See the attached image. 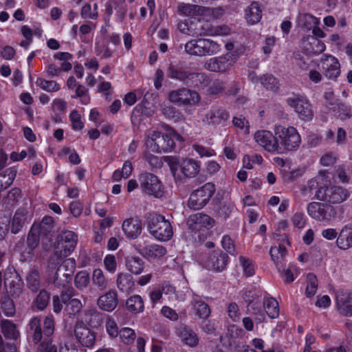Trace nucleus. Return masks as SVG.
<instances>
[{
  "mask_svg": "<svg viewBox=\"0 0 352 352\" xmlns=\"http://www.w3.org/2000/svg\"><path fill=\"white\" fill-rule=\"evenodd\" d=\"M166 76L186 86L172 90L168 94L169 101L178 106L192 107L197 104L200 100V96L197 91L189 87L204 89L211 82L206 74L194 72L192 68L182 63H170L166 69Z\"/></svg>",
  "mask_w": 352,
  "mask_h": 352,
  "instance_id": "obj_1",
  "label": "nucleus"
},
{
  "mask_svg": "<svg viewBox=\"0 0 352 352\" xmlns=\"http://www.w3.org/2000/svg\"><path fill=\"white\" fill-rule=\"evenodd\" d=\"M175 140L183 142L184 138L174 129H170L166 134L153 131L146 138V146L148 149L157 153H168L174 151Z\"/></svg>",
  "mask_w": 352,
  "mask_h": 352,
  "instance_id": "obj_2",
  "label": "nucleus"
},
{
  "mask_svg": "<svg viewBox=\"0 0 352 352\" xmlns=\"http://www.w3.org/2000/svg\"><path fill=\"white\" fill-rule=\"evenodd\" d=\"M29 333L32 341L37 344L36 352H61L62 344L53 339L52 337L43 336L41 319L32 318L28 324Z\"/></svg>",
  "mask_w": 352,
  "mask_h": 352,
  "instance_id": "obj_3",
  "label": "nucleus"
},
{
  "mask_svg": "<svg viewBox=\"0 0 352 352\" xmlns=\"http://www.w3.org/2000/svg\"><path fill=\"white\" fill-rule=\"evenodd\" d=\"M276 138V151L278 153L296 151L301 143V138L294 126H276L274 128Z\"/></svg>",
  "mask_w": 352,
  "mask_h": 352,
  "instance_id": "obj_4",
  "label": "nucleus"
},
{
  "mask_svg": "<svg viewBox=\"0 0 352 352\" xmlns=\"http://www.w3.org/2000/svg\"><path fill=\"white\" fill-rule=\"evenodd\" d=\"M148 229L157 240L167 241L173 236V228L169 221L156 213H150L147 217Z\"/></svg>",
  "mask_w": 352,
  "mask_h": 352,
  "instance_id": "obj_5",
  "label": "nucleus"
},
{
  "mask_svg": "<svg viewBox=\"0 0 352 352\" xmlns=\"http://www.w3.org/2000/svg\"><path fill=\"white\" fill-rule=\"evenodd\" d=\"M349 190L342 186H329L320 187L315 194L316 199L329 204H339L346 201L349 197Z\"/></svg>",
  "mask_w": 352,
  "mask_h": 352,
  "instance_id": "obj_6",
  "label": "nucleus"
},
{
  "mask_svg": "<svg viewBox=\"0 0 352 352\" xmlns=\"http://www.w3.org/2000/svg\"><path fill=\"white\" fill-rule=\"evenodd\" d=\"M185 52L192 56H211L217 54L220 47L216 42L206 38L192 39L185 44Z\"/></svg>",
  "mask_w": 352,
  "mask_h": 352,
  "instance_id": "obj_7",
  "label": "nucleus"
},
{
  "mask_svg": "<svg viewBox=\"0 0 352 352\" xmlns=\"http://www.w3.org/2000/svg\"><path fill=\"white\" fill-rule=\"evenodd\" d=\"M214 192L215 186L212 183L205 184L192 192L188 201V207L194 210L202 208L208 203Z\"/></svg>",
  "mask_w": 352,
  "mask_h": 352,
  "instance_id": "obj_8",
  "label": "nucleus"
},
{
  "mask_svg": "<svg viewBox=\"0 0 352 352\" xmlns=\"http://www.w3.org/2000/svg\"><path fill=\"white\" fill-rule=\"evenodd\" d=\"M140 188L148 195L160 198L164 194V187L159 178L153 173H143L138 177Z\"/></svg>",
  "mask_w": 352,
  "mask_h": 352,
  "instance_id": "obj_9",
  "label": "nucleus"
},
{
  "mask_svg": "<svg viewBox=\"0 0 352 352\" xmlns=\"http://www.w3.org/2000/svg\"><path fill=\"white\" fill-rule=\"evenodd\" d=\"M204 267L214 272L224 271L229 262L228 255L221 250L209 252L201 259Z\"/></svg>",
  "mask_w": 352,
  "mask_h": 352,
  "instance_id": "obj_10",
  "label": "nucleus"
},
{
  "mask_svg": "<svg viewBox=\"0 0 352 352\" xmlns=\"http://www.w3.org/2000/svg\"><path fill=\"white\" fill-rule=\"evenodd\" d=\"M308 214L318 221H327L336 218L337 211L328 203L311 202L307 208Z\"/></svg>",
  "mask_w": 352,
  "mask_h": 352,
  "instance_id": "obj_11",
  "label": "nucleus"
},
{
  "mask_svg": "<svg viewBox=\"0 0 352 352\" xmlns=\"http://www.w3.org/2000/svg\"><path fill=\"white\" fill-rule=\"evenodd\" d=\"M78 242L77 234L70 230L63 231L55 250V256L63 259L68 256L76 248Z\"/></svg>",
  "mask_w": 352,
  "mask_h": 352,
  "instance_id": "obj_12",
  "label": "nucleus"
},
{
  "mask_svg": "<svg viewBox=\"0 0 352 352\" xmlns=\"http://www.w3.org/2000/svg\"><path fill=\"white\" fill-rule=\"evenodd\" d=\"M23 281L14 268H8L4 274V286L8 295L19 298L23 292Z\"/></svg>",
  "mask_w": 352,
  "mask_h": 352,
  "instance_id": "obj_13",
  "label": "nucleus"
},
{
  "mask_svg": "<svg viewBox=\"0 0 352 352\" xmlns=\"http://www.w3.org/2000/svg\"><path fill=\"white\" fill-rule=\"evenodd\" d=\"M286 103L305 121L311 120L314 113L308 100L300 95H293L286 99Z\"/></svg>",
  "mask_w": 352,
  "mask_h": 352,
  "instance_id": "obj_14",
  "label": "nucleus"
},
{
  "mask_svg": "<svg viewBox=\"0 0 352 352\" xmlns=\"http://www.w3.org/2000/svg\"><path fill=\"white\" fill-rule=\"evenodd\" d=\"M74 336L77 342L84 347L91 348L96 342V333L83 322L78 321L74 327Z\"/></svg>",
  "mask_w": 352,
  "mask_h": 352,
  "instance_id": "obj_15",
  "label": "nucleus"
},
{
  "mask_svg": "<svg viewBox=\"0 0 352 352\" xmlns=\"http://www.w3.org/2000/svg\"><path fill=\"white\" fill-rule=\"evenodd\" d=\"M320 63L324 76L328 79L336 80L340 74V65L338 60L331 55L324 54L322 56Z\"/></svg>",
  "mask_w": 352,
  "mask_h": 352,
  "instance_id": "obj_16",
  "label": "nucleus"
},
{
  "mask_svg": "<svg viewBox=\"0 0 352 352\" xmlns=\"http://www.w3.org/2000/svg\"><path fill=\"white\" fill-rule=\"evenodd\" d=\"M31 216L25 208H19L15 212L11 223L10 231L12 234H18L21 232L24 226L30 223Z\"/></svg>",
  "mask_w": 352,
  "mask_h": 352,
  "instance_id": "obj_17",
  "label": "nucleus"
},
{
  "mask_svg": "<svg viewBox=\"0 0 352 352\" xmlns=\"http://www.w3.org/2000/svg\"><path fill=\"white\" fill-rule=\"evenodd\" d=\"M336 308L344 316H352V293L338 291L336 296Z\"/></svg>",
  "mask_w": 352,
  "mask_h": 352,
  "instance_id": "obj_18",
  "label": "nucleus"
},
{
  "mask_svg": "<svg viewBox=\"0 0 352 352\" xmlns=\"http://www.w3.org/2000/svg\"><path fill=\"white\" fill-rule=\"evenodd\" d=\"M229 113L223 107L214 106L207 112L205 120L208 124H224L229 119Z\"/></svg>",
  "mask_w": 352,
  "mask_h": 352,
  "instance_id": "obj_19",
  "label": "nucleus"
},
{
  "mask_svg": "<svg viewBox=\"0 0 352 352\" xmlns=\"http://www.w3.org/2000/svg\"><path fill=\"white\" fill-rule=\"evenodd\" d=\"M255 141L269 152L276 151V138L269 131H258L254 134Z\"/></svg>",
  "mask_w": 352,
  "mask_h": 352,
  "instance_id": "obj_20",
  "label": "nucleus"
},
{
  "mask_svg": "<svg viewBox=\"0 0 352 352\" xmlns=\"http://www.w3.org/2000/svg\"><path fill=\"white\" fill-rule=\"evenodd\" d=\"M118 294L114 290H110L100 296L97 300L98 307L107 312L113 311L118 306Z\"/></svg>",
  "mask_w": 352,
  "mask_h": 352,
  "instance_id": "obj_21",
  "label": "nucleus"
},
{
  "mask_svg": "<svg viewBox=\"0 0 352 352\" xmlns=\"http://www.w3.org/2000/svg\"><path fill=\"white\" fill-rule=\"evenodd\" d=\"M176 333L185 344L190 347H195L199 343L197 333L186 324L179 325L176 329Z\"/></svg>",
  "mask_w": 352,
  "mask_h": 352,
  "instance_id": "obj_22",
  "label": "nucleus"
},
{
  "mask_svg": "<svg viewBox=\"0 0 352 352\" xmlns=\"http://www.w3.org/2000/svg\"><path fill=\"white\" fill-rule=\"evenodd\" d=\"M122 227L126 237L130 239H136L142 232V221L138 218L126 219Z\"/></svg>",
  "mask_w": 352,
  "mask_h": 352,
  "instance_id": "obj_23",
  "label": "nucleus"
},
{
  "mask_svg": "<svg viewBox=\"0 0 352 352\" xmlns=\"http://www.w3.org/2000/svg\"><path fill=\"white\" fill-rule=\"evenodd\" d=\"M251 300L247 305L248 313L254 316V320L256 324L264 322L266 317L261 297L257 299H252Z\"/></svg>",
  "mask_w": 352,
  "mask_h": 352,
  "instance_id": "obj_24",
  "label": "nucleus"
},
{
  "mask_svg": "<svg viewBox=\"0 0 352 352\" xmlns=\"http://www.w3.org/2000/svg\"><path fill=\"white\" fill-rule=\"evenodd\" d=\"M336 246L342 250H347L352 248V227L344 226L340 231L337 237Z\"/></svg>",
  "mask_w": 352,
  "mask_h": 352,
  "instance_id": "obj_25",
  "label": "nucleus"
},
{
  "mask_svg": "<svg viewBox=\"0 0 352 352\" xmlns=\"http://www.w3.org/2000/svg\"><path fill=\"white\" fill-rule=\"evenodd\" d=\"M188 30H191L193 35H213V28L210 23L204 19H197L192 21Z\"/></svg>",
  "mask_w": 352,
  "mask_h": 352,
  "instance_id": "obj_26",
  "label": "nucleus"
},
{
  "mask_svg": "<svg viewBox=\"0 0 352 352\" xmlns=\"http://www.w3.org/2000/svg\"><path fill=\"white\" fill-rule=\"evenodd\" d=\"M287 251L286 248L280 244L278 247L272 246L270 250V254L278 272H280L283 265H286L285 255Z\"/></svg>",
  "mask_w": 352,
  "mask_h": 352,
  "instance_id": "obj_27",
  "label": "nucleus"
},
{
  "mask_svg": "<svg viewBox=\"0 0 352 352\" xmlns=\"http://www.w3.org/2000/svg\"><path fill=\"white\" fill-rule=\"evenodd\" d=\"M74 289L70 287L62 291L60 296H54L52 297L53 311L59 314L63 309V305L66 306L67 300H69L74 295Z\"/></svg>",
  "mask_w": 352,
  "mask_h": 352,
  "instance_id": "obj_28",
  "label": "nucleus"
},
{
  "mask_svg": "<svg viewBox=\"0 0 352 352\" xmlns=\"http://www.w3.org/2000/svg\"><path fill=\"white\" fill-rule=\"evenodd\" d=\"M118 288L122 292L129 294L134 289L135 283L133 277L128 273H120L117 277Z\"/></svg>",
  "mask_w": 352,
  "mask_h": 352,
  "instance_id": "obj_29",
  "label": "nucleus"
},
{
  "mask_svg": "<svg viewBox=\"0 0 352 352\" xmlns=\"http://www.w3.org/2000/svg\"><path fill=\"white\" fill-rule=\"evenodd\" d=\"M140 253L143 256L151 258H159L166 254V249L160 245L151 244L142 247Z\"/></svg>",
  "mask_w": 352,
  "mask_h": 352,
  "instance_id": "obj_30",
  "label": "nucleus"
},
{
  "mask_svg": "<svg viewBox=\"0 0 352 352\" xmlns=\"http://www.w3.org/2000/svg\"><path fill=\"white\" fill-rule=\"evenodd\" d=\"M180 168L184 175L189 178L195 177L199 172V165L192 159L184 160L180 164Z\"/></svg>",
  "mask_w": 352,
  "mask_h": 352,
  "instance_id": "obj_31",
  "label": "nucleus"
},
{
  "mask_svg": "<svg viewBox=\"0 0 352 352\" xmlns=\"http://www.w3.org/2000/svg\"><path fill=\"white\" fill-rule=\"evenodd\" d=\"M1 332L7 339L16 340L19 337V331L16 324L9 320H2L1 322Z\"/></svg>",
  "mask_w": 352,
  "mask_h": 352,
  "instance_id": "obj_32",
  "label": "nucleus"
},
{
  "mask_svg": "<svg viewBox=\"0 0 352 352\" xmlns=\"http://www.w3.org/2000/svg\"><path fill=\"white\" fill-rule=\"evenodd\" d=\"M126 307L132 314L141 313L144 309L143 298L140 295H133L126 300Z\"/></svg>",
  "mask_w": 352,
  "mask_h": 352,
  "instance_id": "obj_33",
  "label": "nucleus"
},
{
  "mask_svg": "<svg viewBox=\"0 0 352 352\" xmlns=\"http://www.w3.org/2000/svg\"><path fill=\"white\" fill-rule=\"evenodd\" d=\"M126 266L129 272L138 275L144 270V262L139 256H128L126 258Z\"/></svg>",
  "mask_w": 352,
  "mask_h": 352,
  "instance_id": "obj_34",
  "label": "nucleus"
},
{
  "mask_svg": "<svg viewBox=\"0 0 352 352\" xmlns=\"http://www.w3.org/2000/svg\"><path fill=\"white\" fill-rule=\"evenodd\" d=\"M54 227V219L50 216H45L43 218L38 228H34L35 231L42 236H47L52 231Z\"/></svg>",
  "mask_w": 352,
  "mask_h": 352,
  "instance_id": "obj_35",
  "label": "nucleus"
},
{
  "mask_svg": "<svg viewBox=\"0 0 352 352\" xmlns=\"http://www.w3.org/2000/svg\"><path fill=\"white\" fill-rule=\"evenodd\" d=\"M263 304L265 316L267 315L271 318H276L279 316L278 303L275 298H267Z\"/></svg>",
  "mask_w": 352,
  "mask_h": 352,
  "instance_id": "obj_36",
  "label": "nucleus"
},
{
  "mask_svg": "<svg viewBox=\"0 0 352 352\" xmlns=\"http://www.w3.org/2000/svg\"><path fill=\"white\" fill-rule=\"evenodd\" d=\"M178 10L185 16H195L198 14H203L206 8L198 5L181 3L178 6Z\"/></svg>",
  "mask_w": 352,
  "mask_h": 352,
  "instance_id": "obj_37",
  "label": "nucleus"
},
{
  "mask_svg": "<svg viewBox=\"0 0 352 352\" xmlns=\"http://www.w3.org/2000/svg\"><path fill=\"white\" fill-rule=\"evenodd\" d=\"M72 278L65 274L63 272V268H60L58 267L54 278H53V283L54 285L58 288H67V287L71 283Z\"/></svg>",
  "mask_w": 352,
  "mask_h": 352,
  "instance_id": "obj_38",
  "label": "nucleus"
},
{
  "mask_svg": "<svg viewBox=\"0 0 352 352\" xmlns=\"http://www.w3.org/2000/svg\"><path fill=\"white\" fill-rule=\"evenodd\" d=\"M262 17V10L258 2L251 3L246 12V19L252 24L258 23Z\"/></svg>",
  "mask_w": 352,
  "mask_h": 352,
  "instance_id": "obj_39",
  "label": "nucleus"
},
{
  "mask_svg": "<svg viewBox=\"0 0 352 352\" xmlns=\"http://www.w3.org/2000/svg\"><path fill=\"white\" fill-rule=\"evenodd\" d=\"M331 108L342 120H346L352 116L351 107L339 100H336L335 104Z\"/></svg>",
  "mask_w": 352,
  "mask_h": 352,
  "instance_id": "obj_40",
  "label": "nucleus"
},
{
  "mask_svg": "<svg viewBox=\"0 0 352 352\" xmlns=\"http://www.w3.org/2000/svg\"><path fill=\"white\" fill-rule=\"evenodd\" d=\"M335 177L338 179L339 182L348 184L352 176V171L349 166L345 165H340L336 167Z\"/></svg>",
  "mask_w": 352,
  "mask_h": 352,
  "instance_id": "obj_41",
  "label": "nucleus"
},
{
  "mask_svg": "<svg viewBox=\"0 0 352 352\" xmlns=\"http://www.w3.org/2000/svg\"><path fill=\"white\" fill-rule=\"evenodd\" d=\"M39 235L34 230L33 226L30 230L27 236V248L25 252L27 254H30L38 247L39 244Z\"/></svg>",
  "mask_w": 352,
  "mask_h": 352,
  "instance_id": "obj_42",
  "label": "nucleus"
},
{
  "mask_svg": "<svg viewBox=\"0 0 352 352\" xmlns=\"http://www.w3.org/2000/svg\"><path fill=\"white\" fill-rule=\"evenodd\" d=\"M85 320L91 327H97L102 323V314L95 308L90 309L86 312Z\"/></svg>",
  "mask_w": 352,
  "mask_h": 352,
  "instance_id": "obj_43",
  "label": "nucleus"
},
{
  "mask_svg": "<svg viewBox=\"0 0 352 352\" xmlns=\"http://www.w3.org/2000/svg\"><path fill=\"white\" fill-rule=\"evenodd\" d=\"M28 288L35 292H37L40 287V274L36 269H32L26 278Z\"/></svg>",
  "mask_w": 352,
  "mask_h": 352,
  "instance_id": "obj_44",
  "label": "nucleus"
},
{
  "mask_svg": "<svg viewBox=\"0 0 352 352\" xmlns=\"http://www.w3.org/2000/svg\"><path fill=\"white\" fill-rule=\"evenodd\" d=\"M82 308V305L80 300L70 298L67 300L65 311L69 317H72L78 314Z\"/></svg>",
  "mask_w": 352,
  "mask_h": 352,
  "instance_id": "obj_45",
  "label": "nucleus"
},
{
  "mask_svg": "<svg viewBox=\"0 0 352 352\" xmlns=\"http://www.w3.org/2000/svg\"><path fill=\"white\" fill-rule=\"evenodd\" d=\"M261 85L268 90L276 91L278 89V80L272 74H265L260 78Z\"/></svg>",
  "mask_w": 352,
  "mask_h": 352,
  "instance_id": "obj_46",
  "label": "nucleus"
},
{
  "mask_svg": "<svg viewBox=\"0 0 352 352\" xmlns=\"http://www.w3.org/2000/svg\"><path fill=\"white\" fill-rule=\"evenodd\" d=\"M10 296H5L1 300V309L6 316L11 317L16 313L15 305Z\"/></svg>",
  "mask_w": 352,
  "mask_h": 352,
  "instance_id": "obj_47",
  "label": "nucleus"
},
{
  "mask_svg": "<svg viewBox=\"0 0 352 352\" xmlns=\"http://www.w3.org/2000/svg\"><path fill=\"white\" fill-rule=\"evenodd\" d=\"M92 282L101 291L104 290L108 284L104 273L100 269H95L93 271Z\"/></svg>",
  "mask_w": 352,
  "mask_h": 352,
  "instance_id": "obj_48",
  "label": "nucleus"
},
{
  "mask_svg": "<svg viewBox=\"0 0 352 352\" xmlns=\"http://www.w3.org/2000/svg\"><path fill=\"white\" fill-rule=\"evenodd\" d=\"M192 306L196 314L201 318H206L210 314V309L208 304L201 300H194Z\"/></svg>",
  "mask_w": 352,
  "mask_h": 352,
  "instance_id": "obj_49",
  "label": "nucleus"
},
{
  "mask_svg": "<svg viewBox=\"0 0 352 352\" xmlns=\"http://www.w3.org/2000/svg\"><path fill=\"white\" fill-rule=\"evenodd\" d=\"M50 298V293L45 289H42L35 298L34 304L38 309L44 310L49 304Z\"/></svg>",
  "mask_w": 352,
  "mask_h": 352,
  "instance_id": "obj_50",
  "label": "nucleus"
},
{
  "mask_svg": "<svg viewBox=\"0 0 352 352\" xmlns=\"http://www.w3.org/2000/svg\"><path fill=\"white\" fill-rule=\"evenodd\" d=\"M89 281L90 278L89 273L85 270L78 272L74 278L75 286L80 290L85 289L89 283Z\"/></svg>",
  "mask_w": 352,
  "mask_h": 352,
  "instance_id": "obj_51",
  "label": "nucleus"
},
{
  "mask_svg": "<svg viewBox=\"0 0 352 352\" xmlns=\"http://www.w3.org/2000/svg\"><path fill=\"white\" fill-rule=\"evenodd\" d=\"M234 208V204L231 202H223L220 204L215 209L217 214L223 219H226Z\"/></svg>",
  "mask_w": 352,
  "mask_h": 352,
  "instance_id": "obj_52",
  "label": "nucleus"
},
{
  "mask_svg": "<svg viewBox=\"0 0 352 352\" xmlns=\"http://www.w3.org/2000/svg\"><path fill=\"white\" fill-rule=\"evenodd\" d=\"M36 85L48 92L57 91L60 89V85L56 81L46 80L41 78H37Z\"/></svg>",
  "mask_w": 352,
  "mask_h": 352,
  "instance_id": "obj_53",
  "label": "nucleus"
},
{
  "mask_svg": "<svg viewBox=\"0 0 352 352\" xmlns=\"http://www.w3.org/2000/svg\"><path fill=\"white\" fill-rule=\"evenodd\" d=\"M190 219L195 223L203 224L204 226L212 227L214 226L215 221L210 216L198 213L190 217Z\"/></svg>",
  "mask_w": 352,
  "mask_h": 352,
  "instance_id": "obj_54",
  "label": "nucleus"
},
{
  "mask_svg": "<svg viewBox=\"0 0 352 352\" xmlns=\"http://www.w3.org/2000/svg\"><path fill=\"white\" fill-rule=\"evenodd\" d=\"M118 335L122 342L127 345L133 343L136 338L134 330L127 327L121 329Z\"/></svg>",
  "mask_w": 352,
  "mask_h": 352,
  "instance_id": "obj_55",
  "label": "nucleus"
},
{
  "mask_svg": "<svg viewBox=\"0 0 352 352\" xmlns=\"http://www.w3.org/2000/svg\"><path fill=\"white\" fill-rule=\"evenodd\" d=\"M318 289V280L314 274L307 275V284L305 290L307 297H311L315 295Z\"/></svg>",
  "mask_w": 352,
  "mask_h": 352,
  "instance_id": "obj_56",
  "label": "nucleus"
},
{
  "mask_svg": "<svg viewBox=\"0 0 352 352\" xmlns=\"http://www.w3.org/2000/svg\"><path fill=\"white\" fill-rule=\"evenodd\" d=\"M42 332L43 336L52 337L54 333V320L52 316L45 317Z\"/></svg>",
  "mask_w": 352,
  "mask_h": 352,
  "instance_id": "obj_57",
  "label": "nucleus"
},
{
  "mask_svg": "<svg viewBox=\"0 0 352 352\" xmlns=\"http://www.w3.org/2000/svg\"><path fill=\"white\" fill-rule=\"evenodd\" d=\"M63 268L65 274L72 278L73 274L76 269V261L74 258H68L65 260L59 266Z\"/></svg>",
  "mask_w": 352,
  "mask_h": 352,
  "instance_id": "obj_58",
  "label": "nucleus"
},
{
  "mask_svg": "<svg viewBox=\"0 0 352 352\" xmlns=\"http://www.w3.org/2000/svg\"><path fill=\"white\" fill-rule=\"evenodd\" d=\"M309 45L310 50H311L315 54H320L323 52L326 49L324 43L318 38L315 37H312L311 38Z\"/></svg>",
  "mask_w": 352,
  "mask_h": 352,
  "instance_id": "obj_59",
  "label": "nucleus"
},
{
  "mask_svg": "<svg viewBox=\"0 0 352 352\" xmlns=\"http://www.w3.org/2000/svg\"><path fill=\"white\" fill-rule=\"evenodd\" d=\"M239 261L243 268V272L247 276H251L254 274V267L248 258L244 256L239 257Z\"/></svg>",
  "mask_w": 352,
  "mask_h": 352,
  "instance_id": "obj_60",
  "label": "nucleus"
},
{
  "mask_svg": "<svg viewBox=\"0 0 352 352\" xmlns=\"http://www.w3.org/2000/svg\"><path fill=\"white\" fill-rule=\"evenodd\" d=\"M69 120L72 123V128L75 130H81L83 128V123L78 111L73 110L69 114Z\"/></svg>",
  "mask_w": 352,
  "mask_h": 352,
  "instance_id": "obj_61",
  "label": "nucleus"
},
{
  "mask_svg": "<svg viewBox=\"0 0 352 352\" xmlns=\"http://www.w3.org/2000/svg\"><path fill=\"white\" fill-rule=\"evenodd\" d=\"M302 21L305 27L308 30H311L319 24V20L310 14H305L302 17Z\"/></svg>",
  "mask_w": 352,
  "mask_h": 352,
  "instance_id": "obj_62",
  "label": "nucleus"
},
{
  "mask_svg": "<svg viewBox=\"0 0 352 352\" xmlns=\"http://www.w3.org/2000/svg\"><path fill=\"white\" fill-rule=\"evenodd\" d=\"M221 245L223 248L229 254L235 255V247L233 241L228 235H224L221 240Z\"/></svg>",
  "mask_w": 352,
  "mask_h": 352,
  "instance_id": "obj_63",
  "label": "nucleus"
},
{
  "mask_svg": "<svg viewBox=\"0 0 352 352\" xmlns=\"http://www.w3.org/2000/svg\"><path fill=\"white\" fill-rule=\"evenodd\" d=\"M104 265L105 269L110 273H114L117 268V263L115 256L108 254L104 257Z\"/></svg>",
  "mask_w": 352,
  "mask_h": 352,
  "instance_id": "obj_64",
  "label": "nucleus"
}]
</instances>
